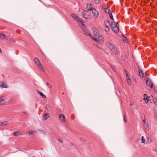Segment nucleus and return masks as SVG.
Listing matches in <instances>:
<instances>
[{
	"mask_svg": "<svg viewBox=\"0 0 157 157\" xmlns=\"http://www.w3.org/2000/svg\"><path fill=\"white\" fill-rule=\"evenodd\" d=\"M59 118L61 122H64L65 121V117L64 115L60 114L59 116Z\"/></svg>",
	"mask_w": 157,
	"mask_h": 157,
	"instance_id": "1a4fd4ad",
	"label": "nucleus"
},
{
	"mask_svg": "<svg viewBox=\"0 0 157 157\" xmlns=\"http://www.w3.org/2000/svg\"><path fill=\"white\" fill-rule=\"evenodd\" d=\"M112 69L114 71H115V68L113 67H112Z\"/></svg>",
	"mask_w": 157,
	"mask_h": 157,
	"instance_id": "ea45409f",
	"label": "nucleus"
},
{
	"mask_svg": "<svg viewBox=\"0 0 157 157\" xmlns=\"http://www.w3.org/2000/svg\"><path fill=\"white\" fill-rule=\"evenodd\" d=\"M46 107L48 109H50V106L49 105H48V104L47 105Z\"/></svg>",
	"mask_w": 157,
	"mask_h": 157,
	"instance_id": "473e14b6",
	"label": "nucleus"
},
{
	"mask_svg": "<svg viewBox=\"0 0 157 157\" xmlns=\"http://www.w3.org/2000/svg\"><path fill=\"white\" fill-rule=\"evenodd\" d=\"M92 30L94 34V37H91L95 41L101 42L104 40V38L99 33L98 30L95 28H93Z\"/></svg>",
	"mask_w": 157,
	"mask_h": 157,
	"instance_id": "f03ea898",
	"label": "nucleus"
},
{
	"mask_svg": "<svg viewBox=\"0 0 157 157\" xmlns=\"http://www.w3.org/2000/svg\"><path fill=\"white\" fill-rule=\"evenodd\" d=\"M141 142L142 143H144L145 142V139L144 138V136H142L141 138Z\"/></svg>",
	"mask_w": 157,
	"mask_h": 157,
	"instance_id": "bb28decb",
	"label": "nucleus"
},
{
	"mask_svg": "<svg viewBox=\"0 0 157 157\" xmlns=\"http://www.w3.org/2000/svg\"><path fill=\"white\" fill-rule=\"evenodd\" d=\"M71 16L75 20L81 24L83 34L86 36H90L92 37V36L88 32V30L87 29L86 25L83 24L81 18L75 14H72L71 15Z\"/></svg>",
	"mask_w": 157,
	"mask_h": 157,
	"instance_id": "f257e3e1",
	"label": "nucleus"
},
{
	"mask_svg": "<svg viewBox=\"0 0 157 157\" xmlns=\"http://www.w3.org/2000/svg\"><path fill=\"white\" fill-rule=\"evenodd\" d=\"M38 93L43 98H46V96L44 94L42 93L39 90L37 91Z\"/></svg>",
	"mask_w": 157,
	"mask_h": 157,
	"instance_id": "a211bd4d",
	"label": "nucleus"
},
{
	"mask_svg": "<svg viewBox=\"0 0 157 157\" xmlns=\"http://www.w3.org/2000/svg\"><path fill=\"white\" fill-rule=\"evenodd\" d=\"M20 135L19 132H13V135L14 136H17Z\"/></svg>",
	"mask_w": 157,
	"mask_h": 157,
	"instance_id": "b1692460",
	"label": "nucleus"
},
{
	"mask_svg": "<svg viewBox=\"0 0 157 157\" xmlns=\"http://www.w3.org/2000/svg\"><path fill=\"white\" fill-rule=\"evenodd\" d=\"M143 122L144 124L145 123H146V121L145 120V119H144V120H143Z\"/></svg>",
	"mask_w": 157,
	"mask_h": 157,
	"instance_id": "58836bf2",
	"label": "nucleus"
},
{
	"mask_svg": "<svg viewBox=\"0 0 157 157\" xmlns=\"http://www.w3.org/2000/svg\"><path fill=\"white\" fill-rule=\"evenodd\" d=\"M92 12L94 17L97 18L98 17L99 14V13L94 8L92 9Z\"/></svg>",
	"mask_w": 157,
	"mask_h": 157,
	"instance_id": "6e6552de",
	"label": "nucleus"
},
{
	"mask_svg": "<svg viewBox=\"0 0 157 157\" xmlns=\"http://www.w3.org/2000/svg\"><path fill=\"white\" fill-rule=\"evenodd\" d=\"M124 57V56H122V59H123L124 60V59H123V57Z\"/></svg>",
	"mask_w": 157,
	"mask_h": 157,
	"instance_id": "09e8293b",
	"label": "nucleus"
},
{
	"mask_svg": "<svg viewBox=\"0 0 157 157\" xmlns=\"http://www.w3.org/2000/svg\"><path fill=\"white\" fill-rule=\"evenodd\" d=\"M112 29L113 31L115 33H117L119 31V29L118 27L113 28Z\"/></svg>",
	"mask_w": 157,
	"mask_h": 157,
	"instance_id": "aec40b11",
	"label": "nucleus"
},
{
	"mask_svg": "<svg viewBox=\"0 0 157 157\" xmlns=\"http://www.w3.org/2000/svg\"><path fill=\"white\" fill-rule=\"evenodd\" d=\"M144 100L145 101V102L147 104L148 102V99L147 95L146 94L144 95Z\"/></svg>",
	"mask_w": 157,
	"mask_h": 157,
	"instance_id": "4468645a",
	"label": "nucleus"
},
{
	"mask_svg": "<svg viewBox=\"0 0 157 157\" xmlns=\"http://www.w3.org/2000/svg\"><path fill=\"white\" fill-rule=\"evenodd\" d=\"M70 145L71 146V147H72L73 146V144L72 143H70Z\"/></svg>",
	"mask_w": 157,
	"mask_h": 157,
	"instance_id": "4c0bfd02",
	"label": "nucleus"
},
{
	"mask_svg": "<svg viewBox=\"0 0 157 157\" xmlns=\"http://www.w3.org/2000/svg\"><path fill=\"white\" fill-rule=\"evenodd\" d=\"M116 24L114 21H112L111 25V28L112 29L114 27V26H115Z\"/></svg>",
	"mask_w": 157,
	"mask_h": 157,
	"instance_id": "4be33fe9",
	"label": "nucleus"
},
{
	"mask_svg": "<svg viewBox=\"0 0 157 157\" xmlns=\"http://www.w3.org/2000/svg\"><path fill=\"white\" fill-rule=\"evenodd\" d=\"M153 100L154 102H155V104L156 105V103L157 102V100L156 99V98H154Z\"/></svg>",
	"mask_w": 157,
	"mask_h": 157,
	"instance_id": "72a5a7b5",
	"label": "nucleus"
},
{
	"mask_svg": "<svg viewBox=\"0 0 157 157\" xmlns=\"http://www.w3.org/2000/svg\"><path fill=\"white\" fill-rule=\"evenodd\" d=\"M146 84L148 86L151 88H153V84L151 79H147L146 81Z\"/></svg>",
	"mask_w": 157,
	"mask_h": 157,
	"instance_id": "0eeeda50",
	"label": "nucleus"
},
{
	"mask_svg": "<svg viewBox=\"0 0 157 157\" xmlns=\"http://www.w3.org/2000/svg\"><path fill=\"white\" fill-rule=\"evenodd\" d=\"M105 25L106 26V27L105 29V30L106 32H108L109 31V29L108 27L106 25V24H105Z\"/></svg>",
	"mask_w": 157,
	"mask_h": 157,
	"instance_id": "393cba45",
	"label": "nucleus"
},
{
	"mask_svg": "<svg viewBox=\"0 0 157 157\" xmlns=\"http://www.w3.org/2000/svg\"><path fill=\"white\" fill-rule=\"evenodd\" d=\"M109 44V47L112 52V53L114 54L117 55L118 54L117 49L115 46L111 44Z\"/></svg>",
	"mask_w": 157,
	"mask_h": 157,
	"instance_id": "20e7f679",
	"label": "nucleus"
},
{
	"mask_svg": "<svg viewBox=\"0 0 157 157\" xmlns=\"http://www.w3.org/2000/svg\"><path fill=\"white\" fill-rule=\"evenodd\" d=\"M115 27L116 28V27H118L116 24L115 25V26H114V27L113 28H115Z\"/></svg>",
	"mask_w": 157,
	"mask_h": 157,
	"instance_id": "a18cd8bd",
	"label": "nucleus"
},
{
	"mask_svg": "<svg viewBox=\"0 0 157 157\" xmlns=\"http://www.w3.org/2000/svg\"><path fill=\"white\" fill-rule=\"evenodd\" d=\"M32 157H36L33 156H32Z\"/></svg>",
	"mask_w": 157,
	"mask_h": 157,
	"instance_id": "603ef678",
	"label": "nucleus"
},
{
	"mask_svg": "<svg viewBox=\"0 0 157 157\" xmlns=\"http://www.w3.org/2000/svg\"><path fill=\"white\" fill-rule=\"evenodd\" d=\"M123 117V120L124 123H126L127 122L126 117L125 113L124 112H123L122 113Z\"/></svg>",
	"mask_w": 157,
	"mask_h": 157,
	"instance_id": "2eb2a0df",
	"label": "nucleus"
},
{
	"mask_svg": "<svg viewBox=\"0 0 157 157\" xmlns=\"http://www.w3.org/2000/svg\"><path fill=\"white\" fill-rule=\"evenodd\" d=\"M105 12L109 14H110V13H112L111 11L107 8L105 9Z\"/></svg>",
	"mask_w": 157,
	"mask_h": 157,
	"instance_id": "412c9836",
	"label": "nucleus"
},
{
	"mask_svg": "<svg viewBox=\"0 0 157 157\" xmlns=\"http://www.w3.org/2000/svg\"><path fill=\"white\" fill-rule=\"evenodd\" d=\"M144 125L145 128V129L147 131H148L149 130V127L147 123H145L144 124Z\"/></svg>",
	"mask_w": 157,
	"mask_h": 157,
	"instance_id": "6ab92c4d",
	"label": "nucleus"
},
{
	"mask_svg": "<svg viewBox=\"0 0 157 157\" xmlns=\"http://www.w3.org/2000/svg\"><path fill=\"white\" fill-rule=\"evenodd\" d=\"M4 101L2 97H0V105L4 104Z\"/></svg>",
	"mask_w": 157,
	"mask_h": 157,
	"instance_id": "5701e85b",
	"label": "nucleus"
},
{
	"mask_svg": "<svg viewBox=\"0 0 157 157\" xmlns=\"http://www.w3.org/2000/svg\"><path fill=\"white\" fill-rule=\"evenodd\" d=\"M132 105V104H131H131H130V105Z\"/></svg>",
	"mask_w": 157,
	"mask_h": 157,
	"instance_id": "3c124183",
	"label": "nucleus"
},
{
	"mask_svg": "<svg viewBox=\"0 0 157 157\" xmlns=\"http://www.w3.org/2000/svg\"><path fill=\"white\" fill-rule=\"evenodd\" d=\"M42 53L43 55L45 56V55L44 54L43 52H42Z\"/></svg>",
	"mask_w": 157,
	"mask_h": 157,
	"instance_id": "de8ad7c7",
	"label": "nucleus"
},
{
	"mask_svg": "<svg viewBox=\"0 0 157 157\" xmlns=\"http://www.w3.org/2000/svg\"><path fill=\"white\" fill-rule=\"evenodd\" d=\"M147 142H148V143H150L151 141H149V142H148V141H147Z\"/></svg>",
	"mask_w": 157,
	"mask_h": 157,
	"instance_id": "8fccbe9b",
	"label": "nucleus"
},
{
	"mask_svg": "<svg viewBox=\"0 0 157 157\" xmlns=\"http://www.w3.org/2000/svg\"><path fill=\"white\" fill-rule=\"evenodd\" d=\"M8 124V122L6 121H4L2 122H0V126H6Z\"/></svg>",
	"mask_w": 157,
	"mask_h": 157,
	"instance_id": "dca6fc26",
	"label": "nucleus"
},
{
	"mask_svg": "<svg viewBox=\"0 0 157 157\" xmlns=\"http://www.w3.org/2000/svg\"><path fill=\"white\" fill-rule=\"evenodd\" d=\"M46 83L47 86L49 88H51L52 87V86L51 85H49V84L48 83V82H47Z\"/></svg>",
	"mask_w": 157,
	"mask_h": 157,
	"instance_id": "c756f323",
	"label": "nucleus"
},
{
	"mask_svg": "<svg viewBox=\"0 0 157 157\" xmlns=\"http://www.w3.org/2000/svg\"><path fill=\"white\" fill-rule=\"evenodd\" d=\"M150 77L148 76L145 75L144 76V78H149Z\"/></svg>",
	"mask_w": 157,
	"mask_h": 157,
	"instance_id": "f704fd0d",
	"label": "nucleus"
},
{
	"mask_svg": "<svg viewBox=\"0 0 157 157\" xmlns=\"http://www.w3.org/2000/svg\"><path fill=\"white\" fill-rule=\"evenodd\" d=\"M93 8L92 5L91 4H88L86 6V9L88 11L92 10Z\"/></svg>",
	"mask_w": 157,
	"mask_h": 157,
	"instance_id": "f8f14e48",
	"label": "nucleus"
},
{
	"mask_svg": "<svg viewBox=\"0 0 157 157\" xmlns=\"http://www.w3.org/2000/svg\"><path fill=\"white\" fill-rule=\"evenodd\" d=\"M80 139L81 140L83 141H85L86 140L83 138L81 137L80 138Z\"/></svg>",
	"mask_w": 157,
	"mask_h": 157,
	"instance_id": "c9c22d12",
	"label": "nucleus"
},
{
	"mask_svg": "<svg viewBox=\"0 0 157 157\" xmlns=\"http://www.w3.org/2000/svg\"><path fill=\"white\" fill-rule=\"evenodd\" d=\"M123 40L125 42H127V41L126 38L125 36H124V35H123Z\"/></svg>",
	"mask_w": 157,
	"mask_h": 157,
	"instance_id": "cd10ccee",
	"label": "nucleus"
},
{
	"mask_svg": "<svg viewBox=\"0 0 157 157\" xmlns=\"http://www.w3.org/2000/svg\"><path fill=\"white\" fill-rule=\"evenodd\" d=\"M6 35H5L3 33L0 34V38L2 39H6Z\"/></svg>",
	"mask_w": 157,
	"mask_h": 157,
	"instance_id": "f3484780",
	"label": "nucleus"
},
{
	"mask_svg": "<svg viewBox=\"0 0 157 157\" xmlns=\"http://www.w3.org/2000/svg\"><path fill=\"white\" fill-rule=\"evenodd\" d=\"M109 15V17L111 19L113 20H114V18H113V16L112 15V13H110Z\"/></svg>",
	"mask_w": 157,
	"mask_h": 157,
	"instance_id": "c85d7f7f",
	"label": "nucleus"
},
{
	"mask_svg": "<svg viewBox=\"0 0 157 157\" xmlns=\"http://www.w3.org/2000/svg\"><path fill=\"white\" fill-rule=\"evenodd\" d=\"M6 40L7 41L6 42L8 43H13L15 41V40L12 37H11L10 35H8V36L6 37Z\"/></svg>",
	"mask_w": 157,
	"mask_h": 157,
	"instance_id": "423d86ee",
	"label": "nucleus"
},
{
	"mask_svg": "<svg viewBox=\"0 0 157 157\" xmlns=\"http://www.w3.org/2000/svg\"><path fill=\"white\" fill-rule=\"evenodd\" d=\"M49 113H46L44 116L43 119L44 120H46L49 117Z\"/></svg>",
	"mask_w": 157,
	"mask_h": 157,
	"instance_id": "ddd939ff",
	"label": "nucleus"
},
{
	"mask_svg": "<svg viewBox=\"0 0 157 157\" xmlns=\"http://www.w3.org/2000/svg\"><path fill=\"white\" fill-rule=\"evenodd\" d=\"M143 116H144V117L145 118V116H144V115H143Z\"/></svg>",
	"mask_w": 157,
	"mask_h": 157,
	"instance_id": "864d4df0",
	"label": "nucleus"
},
{
	"mask_svg": "<svg viewBox=\"0 0 157 157\" xmlns=\"http://www.w3.org/2000/svg\"><path fill=\"white\" fill-rule=\"evenodd\" d=\"M35 62L38 67L42 71L44 72V69L42 65L41 62L36 57H35L34 59Z\"/></svg>",
	"mask_w": 157,
	"mask_h": 157,
	"instance_id": "7ed1b4c3",
	"label": "nucleus"
},
{
	"mask_svg": "<svg viewBox=\"0 0 157 157\" xmlns=\"http://www.w3.org/2000/svg\"><path fill=\"white\" fill-rule=\"evenodd\" d=\"M23 113L25 114H26V115H27L28 114V113L26 112H23Z\"/></svg>",
	"mask_w": 157,
	"mask_h": 157,
	"instance_id": "79ce46f5",
	"label": "nucleus"
},
{
	"mask_svg": "<svg viewBox=\"0 0 157 157\" xmlns=\"http://www.w3.org/2000/svg\"><path fill=\"white\" fill-rule=\"evenodd\" d=\"M126 75H127L126 78H129V77L128 74L127 73H126Z\"/></svg>",
	"mask_w": 157,
	"mask_h": 157,
	"instance_id": "37998d69",
	"label": "nucleus"
},
{
	"mask_svg": "<svg viewBox=\"0 0 157 157\" xmlns=\"http://www.w3.org/2000/svg\"><path fill=\"white\" fill-rule=\"evenodd\" d=\"M155 90L156 92L157 93V89H155Z\"/></svg>",
	"mask_w": 157,
	"mask_h": 157,
	"instance_id": "49530a36",
	"label": "nucleus"
},
{
	"mask_svg": "<svg viewBox=\"0 0 157 157\" xmlns=\"http://www.w3.org/2000/svg\"><path fill=\"white\" fill-rule=\"evenodd\" d=\"M107 23L108 24L109 23V21H107V22H106V23H105L106 24V25H107Z\"/></svg>",
	"mask_w": 157,
	"mask_h": 157,
	"instance_id": "c03bdc74",
	"label": "nucleus"
},
{
	"mask_svg": "<svg viewBox=\"0 0 157 157\" xmlns=\"http://www.w3.org/2000/svg\"><path fill=\"white\" fill-rule=\"evenodd\" d=\"M12 99H10L9 100V102L10 103L12 102Z\"/></svg>",
	"mask_w": 157,
	"mask_h": 157,
	"instance_id": "a19ab883",
	"label": "nucleus"
},
{
	"mask_svg": "<svg viewBox=\"0 0 157 157\" xmlns=\"http://www.w3.org/2000/svg\"><path fill=\"white\" fill-rule=\"evenodd\" d=\"M138 71L139 76L141 78H143L144 77V75L142 70L140 69H138Z\"/></svg>",
	"mask_w": 157,
	"mask_h": 157,
	"instance_id": "9d476101",
	"label": "nucleus"
},
{
	"mask_svg": "<svg viewBox=\"0 0 157 157\" xmlns=\"http://www.w3.org/2000/svg\"><path fill=\"white\" fill-rule=\"evenodd\" d=\"M28 133L31 134H33L35 133V132H33L32 130H30L28 132Z\"/></svg>",
	"mask_w": 157,
	"mask_h": 157,
	"instance_id": "7c9ffc66",
	"label": "nucleus"
},
{
	"mask_svg": "<svg viewBox=\"0 0 157 157\" xmlns=\"http://www.w3.org/2000/svg\"><path fill=\"white\" fill-rule=\"evenodd\" d=\"M0 86L4 88H6L7 87L6 84L3 82H0Z\"/></svg>",
	"mask_w": 157,
	"mask_h": 157,
	"instance_id": "9b49d317",
	"label": "nucleus"
},
{
	"mask_svg": "<svg viewBox=\"0 0 157 157\" xmlns=\"http://www.w3.org/2000/svg\"><path fill=\"white\" fill-rule=\"evenodd\" d=\"M94 2L96 4H98L99 2V0H95Z\"/></svg>",
	"mask_w": 157,
	"mask_h": 157,
	"instance_id": "2f4dec72",
	"label": "nucleus"
},
{
	"mask_svg": "<svg viewBox=\"0 0 157 157\" xmlns=\"http://www.w3.org/2000/svg\"><path fill=\"white\" fill-rule=\"evenodd\" d=\"M127 83L129 85H130L131 83V79H126Z\"/></svg>",
	"mask_w": 157,
	"mask_h": 157,
	"instance_id": "a878e982",
	"label": "nucleus"
},
{
	"mask_svg": "<svg viewBox=\"0 0 157 157\" xmlns=\"http://www.w3.org/2000/svg\"><path fill=\"white\" fill-rule=\"evenodd\" d=\"M82 15L86 19H90V18L89 12L86 10H84L82 12Z\"/></svg>",
	"mask_w": 157,
	"mask_h": 157,
	"instance_id": "39448f33",
	"label": "nucleus"
},
{
	"mask_svg": "<svg viewBox=\"0 0 157 157\" xmlns=\"http://www.w3.org/2000/svg\"><path fill=\"white\" fill-rule=\"evenodd\" d=\"M58 141L59 142H60L61 143H62V142H63L62 140L60 139H58Z\"/></svg>",
	"mask_w": 157,
	"mask_h": 157,
	"instance_id": "e433bc0d",
	"label": "nucleus"
}]
</instances>
